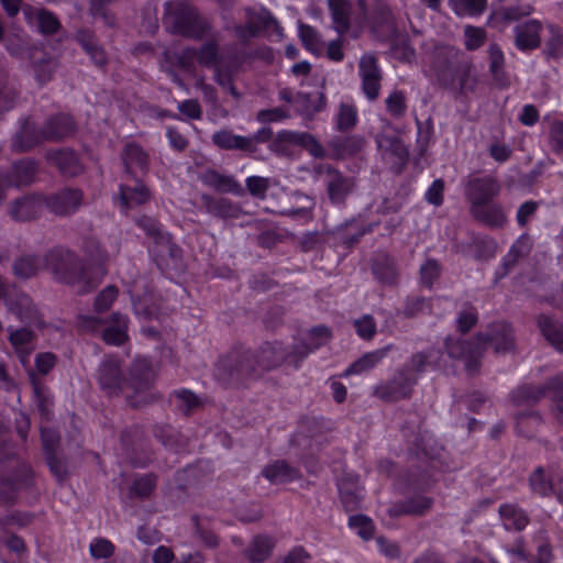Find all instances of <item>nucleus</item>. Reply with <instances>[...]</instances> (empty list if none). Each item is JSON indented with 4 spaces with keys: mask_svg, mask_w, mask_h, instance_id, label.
Segmentation results:
<instances>
[{
    "mask_svg": "<svg viewBox=\"0 0 563 563\" xmlns=\"http://www.w3.org/2000/svg\"><path fill=\"white\" fill-rule=\"evenodd\" d=\"M97 382L100 389L109 397L119 396L131 389L132 395H126L128 401L133 407L152 401L150 391L154 382V373L147 360H136L126 378L122 372V362L114 356H106L97 371Z\"/></svg>",
    "mask_w": 563,
    "mask_h": 563,
    "instance_id": "1",
    "label": "nucleus"
},
{
    "mask_svg": "<svg viewBox=\"0 0 563 563\" xmlns=\"http://www.w3.org/2000/svg\"><path fill=\"white\" fill-rule=\"evenodd\" d=\"M32 477V470L16 457L8 442V431L0 422V505L13 503L18 492L31 485Z\"/></svg>",
    "mask_w": 563,
    "mask_h": 563,
    "instance_id": "2",
    "label": "nucleus"
},
{
    "mask_svg": "<svg viewBox=\"0 0 563 563\" xmlns=\"http://www.w3.org/2000/svg\"><path fill=\"white\" fill-rule=\"evenodd\" d=\"M44 263L55 280L67 285L82 283V290H86V265L71 250L56 246L45 254Z\"/></svg>",
    "mask_w": 563,
    "mask_h": 563,
    "instance_id": "3",
    "label": "nucleus"
},
{
    "mask_svg": "<svg viewBox=\"0 0 563 563\" xmlns=\"http://www.w3.org/2000/svg\"><path fill=\"white\" fill-rule=\"evenodd\" d=\"M439 80L448 87H456L462 93L473 91L477 80L471 74V69L466 65H462L457 60V51L452 47L439 48L435 53L433 63Z\"/></svg>",
    "mask_w": 563,
    "mask_h": 563,
    "instance_id": "4",
    "label": "nucleus"
},
{
    "mask_svg": "<svg viewBox=\"0 0 563 563\" xmlns=\"http://www.w3.org/2000/svg\"><path fill=\"white\" fill-rule=\"evenodd\" d=\"M166 23L174 33L192 40L203 38L211 30L208 20L202 18L195 7L184 1L167 4Z\"/></svg>",
    "mask_w": 563,
    "mask_h": 563,
    "instance_id": "5",
    "label": "nucleus"
},
{
    "mask_svg": "<svg viewBox=\"0 0 563 563\" xmlns=\"http://www.w3.org/2000/svg\"><path fill=\"white\" fill-rule=\"evenodd\" d=\"M214 375L225 385L238 386L260 377L261 372L251 351L233 352L219 360Z\"/></svg>",
    "mask_w": 563,
    "mask_h": 563,
    "instance_id": "6",
    "label": "nucleus"
},
{
    "mask_svg": "<svg viewBox=\"0 0 563 563\" xmlns=\"http://www.w3.org/2000/svg\"><path fill=\"white\" fill-rule=\"evenodd\" d=\"M311 175L314 180L323 184L328 199L335 206H343L355 189L354 178L343 174L329 163L316 164Z\"/></svg>",
    "mask_w": 563,
    "mask_h": 563,
    "instance_id": "7",
    "label": "nucleus"
},
{
    "mask_svg": "<svg viewBox=\"0 0 563 563\" xmlns=\"http://www.w3.org/2000/svg\"><path fill=\"white\" fill-rule=\"evenodd\" d=\"M0 299L4 301L8 310L25 325L36 324L41 318L32 298L7 284L0 277Z\"/></svg>",
    "mask_w": 563,
    "mask_h": 563,
    "instance_id": "8",
    "label": "nucleus"
},
{
    "mask_svg": "<svg viewBox=\"0 0 563 563\" xmlns=\"http://www.w3.org/2000/svg\"><path fill=\"white\" fill-rule=\"evenodd\" d=\"M292 146H300L316 158L325 157L324 147L308 132L283 130L277 133L269 147L278 155H287Z\"/></svg>",
    "mask_w": 563,
    "mask_h": 563,
    "instance_id": "9",
    "label": "nucleus"
},
{
    "mask_svg": "<svg viewBox=\"0 0 563 563\" xmlns=\"http://www.w3.org/2000/svg\"><path fill=\"white\" fill-rule=\"evenodd\" d=\"M462 184L470 208L494 200L501 190L499 181L490 175H468L462 180Z\"/></svg>",
    "mask_w": 563,
    "mask_h": 563,
    "instance_id": "10",
    "label": "nucleus"
},
{
    "mask_svg": "<svg viewBox=\"0 0 563 563\" xmlns=\"http://www.w3.org/2000/svg\"><path fill=\"white\" fill-rule=\"evenodd\" d=\"M416 384L417 376L408 367H401L390 379L377 384L373 394L384 401H398L409 398Z\"/></svg>",
    "mask_w": 563,
    "mask_h": 563,
    "instance_id": "11",
    "label": "nucleus"
},
{
    "mask_svg": "<svg viewBox=\"0 0 563 563\" xmlns=\"http://www.w3.org/2000/svg\"><path fill=\"white\" fill-rule=\"evenodd\" d=\"M358 77L361 79V89L371 102L379 97L383 71L378 64V58L374 53H365L358 60Z\"/></svg>",
    "mask_w": 563,
    "mask_h": 563,
    "instance_id": "12",
    "label": "nucleus"
},
{
    "mask_svg": "<svg viewBox=\"0 0 563 563\" xmlns=\"http://www.w3.org/2000/svg\"><path fill=\"white\" fill-rule=\"evenodd\" d=\"M445 349L450 357L463 360L468 373L477 372L479 367V358L483 355V347L478 335L471 340L448 338L445 340Z\"/></svg>",
    "mask_w": 563,
    "mask_h": 563,
    "instance_id": "13",
    "label": "nucleus"
},
{
    "mask_svg": "<svg viewBox=\"0 0 563 563\" xmlns=\"http://www.w3.org/2000/svg\"><path fill=\"white\" fill-rule=\"evenodd\" d=\"M44 205V196L29 194L12 200L8 205L7 211L12 220L16 222H27L40 217Z\"/></svg>",
    "mask_w": 563,
    "mask_h": 563,
    "instance_id": "14",
    "label": "nucleus"
},
{
    "mask_svg": "<svg viewBox=\"0 0 563 563\" xmlns=\"http://www.w3.org/2000/svg\"><path fill=\"white\" fill-rule=\"evenodd\" d=\"M46 208L58 217H68L75 213L82 203L84 194L79 189L65 188L58 192L44 197Z\"/></svg>",
    "mask_w": 563,
    "mask_h": 563,
    "instance_id": "15",
    "label": "nucleus"
},
{
    "mask_svg": "<svg viewBox=\"0 0 563 563\" xmlns=\"http://www.w3.org/2000/svg\"><path fill=\"white\" fill-rule=\"evenodd\" d=\"M8 341L11 344L18 360L23 367L30 363V356L36 346V333L29 327L14 328L9 325L7 328Z\"/></svg>",
    "mask_w": 563,
    "mask_h": 563,
    "instance_id": "16",
    "label": "nucleus"
},
{
    "mask_svg": "<svg viewBox=\"0 0 563 563\" xmlns=\"http://www.w3.org/2000/svg\"><path fill=\"white\" fill-rule=\"evenodd\" d=\"M478 339L483 352L490 344L496 353H507L515 349L512 329L505 322H496L489 325L486 332L479 333Z\"/></svg>",
    "mask_w": 563,
    "mask_h": 563,
    "instance_id": "17",
    "label": "nucleus"
},
{
    "mask_svg": "<svg viewBox=\"0 0 563 563\" xmlns=\"http://www.w3.org/2000/svg\"><path fill=\"white\" fill-rule=\"evenodd\" d=\"M550 390L563 391V376L551 378L544 386L522 385L511 393L510 399L516 406H529L538 402Z\"/></svg>",
    "mask_w": 563,
    "mask_h": 563,
    "instance_id": "18",
    "label": "nucleus"
},
{
    "mask_svg": "<svg viewBox=\"0 0 563 563\" xmlns=\"http://www.w3.org/2000/svg\"><path fill=\"white\" fill-rule=\"evenodd\" d=\"M150 199V189L137 176H126L119 187V201L123 208L137 207Z\"/></svg>",
    "mask_w": 563,
    "mask_h": 563,
    "instance_id": "19",
    "label": "nucleus"
},
{
    "mask_svg": "<svg viewBox=\"0 0 563 563\" xmlns=\"http://www.w3.org/2000/svg\"><path fill=\"white\" fill-rule=\"evenodd\" d=\"M542 23L531 19L514 27L515 46L521 51H533L541 45Z\"/></svg>",
    "mask_w": 563,
    "mask_h": 563,
    "instance_id": "20",
    "label": "nucleus"
},
{
    "mask_svg": "<svg viewBox=\"0 0 563 563\" xmlns=\"http://www.w3.org/2000/svg\"><path fill=\"white\" fill-rule=\"evenodd\" d=\"M46 159L66 177H75L84 170L77 154L70 148L48 151L46 153Z\"/></svg>",
    "mask_w": 563,
    "mask_h": 563,
    "instance_id": "21",
    "label": "nucleus"
},
{
    "mask_svg": "<svg viewBox=\"0 0 563 563\" xmlns=\"http://www.w3.org/2000/svg\"><path fill=\"white\" fill-rule=\"evenodd\" d=\"M23 14L30 24H35L37 31L43 35H53L62 27L60 21L55 13L47 9L26 5Z\"/></svg>",
    "mask_w": 563,
    "mask_h": 563,
    "instance_id": "22",
    "label": "nucleus"
},
{
    "mask_svg": "<svg viewBox=\"0 0 563 563\" xmlns=\"http://www.w3.org/2000/svg\"><path fill=\"white\" fill-rule=\"evenodd\" d=\"M433 505V500L424 495H415L405 500L394 503L388 508L390 517L423 516Z\"/></svg>",
    "mask_w": 563,
    "mask_h": 563,
    "instance_id": "23",
    "label": "nucleus"
},
{
    "mask_svg": "<svg viewBox=\"0 0 563 563\" xmlns=\"http://www.w3.org/2000/svg\"><path fill=\"white\" fill-rule=\"evenodd\" d=\"M254 355L261 373L277 367L289 356L288 351L278 342L264 343Z\"/></svg>",
    "mask_w": 563,
    "mask_h": 563,
    "instance_id": "24",
    "label": "nucleus"
},
{
    "mask_svg": "<svg viewBox=\"0 0 563 563\" xmlns=\"http://www.w3.org/2000/svg\"><path fill=\"white\" fill-rule=\"evenodd\" d=\"M42 129L46 141L58 142L73 136L76 124L70 115L62 113L48 118Z\"/></svg>",
    "mask_w": 563,
    "mask_h": 563,
    "instance_id": "25",
    "label": "nucleus"
},
{
    "mask_svg": "<svg viewBox=\"0 0 563 563\" xmlns=\"http://www.w3.org/2000/svg\"><path fill=\"white\" fill-rule=\"evenodd\" d=\"M470 213L475 220L490 228H503L507 221L501 205L494 200L470 208Z\"/></svg>",
    "mask_w": 563,
    "mask_h": 563,
    "instance_id": "26",
    "label": "nucleus"
},
{
    "mask_svg": "<svg viewBox=\"0 0 563 563\" xmlns=\"http://www.w3.org/2000/svg\"><path fill=\"white\" fill-rule=\"evenodd\" d=\"M498 515L507 531H522L530 522L527 511L512 503L501 504Z\"/></svg>",
    "mask_w": 563,
    "mask_h": 563,
    "instance_id": "27",
    "label": "nucleus"
},
{
    "mask_svg": "<svg viewBox=\"0 0 563 563\" xmlns=\"http://www.w3.org/2000/svg\"><path fill=\"white\" fill-rule=\"evenodd\" d=\"M45 141L46 139L44 136L43 129L37 130L29 120H26L20 131L12 139L11 147L15 152L23 153Z\"/></svg>",
    "mask_w": 563,
    "mask_h": 563,
    "instance_id": "28",
    "label": "nucleus"
},
{
    "mask_svg": "<svg viewBox=\"0 0 563 563\" xmlns=\"http://www.w3.org/2000/svg\"><path fill=\"white\" fill-rule=\"evenodd\" d=\"M122 161L125 167V176H137V172L143 175L147 172L148 155L135 143H128L124 146Z\"/></svg>",
    "mask_w": 563,
    "mask_h": 563,
    "instance_id": "29",
    "label": "nucleus"
},
{
    "mask_svg": "<svg viewBox=\"0 0 563 563\" xmlns=\"http://www.w3.org/2000/svg\"><path fill=\"white\" fill-rule=\"evenodd\" d=\"M365 141L360 135L334 136L328 142L330 157L342 159L352 156L364 147Z\"/></svg>",
    "mask_w": 563,
    "mask_h": 563,
    "instance_id": "30",
    "label": "nucleus"
},
{
    "mask_svg": "<svg viewBox=\"0 0 563 563\" xmlns=\"http://www.w3.org/2000/svg\"><path fill=\"white\" fill-rule=\"evenodd\" d=\"M276 545L275 539L266 534L255 536L243 551L250 563H264L267 561Z\"/></svg>",
    "mask_w": 563,
    "mask_h": 563,
    "instance_id": "31",
    "label": "nucleus"
},
{
    "mask_svg": "<svg viewBox=\"0 0 563 563\" xmlns=\"http://www.w3.org/2000/svg\"><path fill=\"white\" fill-rule=\"evenodd\" d=\"M202 183L219 192L241 196L243 188L233 176L222 175L214 169H208L201 177Z\"/></svg>",
    "mask_w": 563,
    "mask_h": 563,
    "instance_id": "32",
    "label": "nucleus"
},
{
    "mask_svg": "<svg viewBox=\"0 0 563 563\" xmlns=\"http://www.w3.org/2000/svg\"><path fill=\"white\" fill-rule=\"evenodd\" d=\"M30 384L33 389V399L41 416L46 420L51 419L53 396L49 388L44 384L41 378H36L33 373H30Z\"/></svg>",
    "mask_w": 563,
    "mask_h": 563,
    "instance_id": "33",
    "label": "nucleus"
},
{
    "mask_svg": "<svg viewBox=\"0 0 563 563\" xmlns=\"http://www.w3.org/2000/svg\"><path fill=\"white\" fill-rule=\"evenodd\" d=\"M201 200L207 212L217 218H238L241 213V208L230 199L202 195Z\"/></svg>",
    "mask_w": 563,
    "mask_h": 563,
    "instance_id": "34",
    "label": "nucleus"
},
{
    "mask_svg": "<svg viewBox=\"0 0 563 563\" xmlns=\"http://www.w3.org/2000/svg\"><path fill=\"white\" fill-rule=\"evenodd\" d=\"M126 330V316L115 312L111 317V323L107 327L103 325L101 334L106 343L112 345H121L128 339Z\"/></svg>",
    "mask_w": 563,
    "mask_h": 563,
    "instance_id": "35",
    "label": "nucleus"
},
{
    "mask_svg": "<svg viewBox=\"0 0 563 563\" xmlns=\"http://www.w3.org/2000/svg\"><path fill=\"white\" fill-rule=\"evenodd\" d=\"M36 163L32 159H21L13 164L12 168L4 174L10 175V183L14 187L27 186L34 181Z\"/></svg>",
    "mask_w": 563,
    "mask_h": 563,
    "instance_id": "36",
    "label": "nucleus"
},
{
    "mask_svg": "<svg viewBox=\"0 0 563 563\" xmlns=\"http://www.w3.org/2000/svg\"><path fill=\"white\" fill-rule=\"evenodd\" d=\"M334 30L340 34H345L351 26V3L349 0H329Z\"/></svg>",
    "mask_w": 563,
    "mask_h": 563,
    "instance_id": "37",
    "label": "nucleus"
},
{
    "mask_svg": "<svg viewBox=\"0 0 563 563\" xmlns=\"http://www.w3.org/2000/svg\"><path fill=\"white\" fill-rule=\"evenodd\" d=\"M262 475L272 484H284L299 477L298 471L285 461H276L265 466Z\"/></svg>",
    "mask_w": 563,
    "mask_h": 563,
    "instance_id": "38",
    "label": "nucleus"
},
{
    "mask_svg": "<svg viewBox=\"0 0 563 563\" xmlns=\"http://www.w3.org/2000/svg\"><path fill=\"white\" fill-rule=\"evenodd\" d=\"M239 68L240 62L236 56L221 55L212 68L214 81L218 85H229L230 80H234Z\"/></svg>",
    "mask_w": 563,
    "mask_h": 563,
    "instance_id": "39",
    "label": "nucleus"
},
{
    "mask_svg": "<svg viewBox=\"0 0 563 563\" xmlns=\"http://www.w3.org/2000/svg\"><path fill=\"white\" fill-rule=\"evenodd\" d=\"M393 345H386L382 349L365 353L357 361L350 365L345 374H361L375 367L383 358L386 357L387 353L391 350Z\"/></svg>",
    "mask_w": 563,
    "mask_h": 563,
    "instance_id": "40",
    "label": "nucleus"
},
{
    "mask_svg": "<svg viewBox=\"0 0 563 563\" xmlns=\"http://www.w3.org/2000/svg\"><path fill=\"white\" fill-rule=\"evenodd\" d=\"M538 324L547 341L563 353V323L555 322L547 316H540Z\"/></svg>",
    "mask_w": 563,
    "mask_h": 563,
    "instance_id": "41",
    "label": "nucleus"
},
{
    "mask_svg": "<svg viewBox=\"0 0 563 563\" xmlns=\"http://www.w3.org/2000/svg\"><path fill=\"white\" fill-rule=\"evenodd\" d=\"M43 267H45L44 258L42 260L37 255H23L14 261L12 269L18 278L27 279L36 275Z\"/></svg>",
    "mask_w": 563,
    "mask_h": 563,
    "instance_id": "42",
    "label": "nucleus"
},
{
    "mask_svg": "<svg viewBox=\"0 0 563 563\" xmlns=\"http://www.w3.org/2000/svg\"><path fill=\"white\" fill-rule=\"evenodd\" d=\"M211 140L216 146L225 151H242L245 152V146L249 145L247 140L243 135H236L232 131L223 129L212 134Z\"/></svg>",
    "mask_w": 563,
    "mask_h": 563,
    "instance_id": "43",
    "label": "nucleus"
},
{
    "mask_svg": "<svg viewBox=\"0 0 563 563\" xmlns=\"http://www.w3.org/2000/svg\"><path fill=\"white\" fill-rule=\"evenodd\" d=\"M516 431L519 435L533 438L542 424V417L537 411H522L515 416Z\"/></svg>",
    "mask_w": 563,
    "mask_h": 563,
    "instance_id": "44",
    "label": "nucleus"
},
{
    "mask_svg": "<svg viewBox=\"0 0 563 563\" xmlns=\"http://www.w3.org/2000/svg\"><path fill=\"white\" fill-rule=\"evenodd\" d=\"M339 493L343 507L346 511H354L361 508L363 490L355 484L339 483Z\"/></svg>",
    "mask_w": 563,
    "mask_h": 563,
    "instance_id": "45",
    "label": "nucleus"
},
{
    "mask_svg": "<svg viewBox=\"0 0 563 563\" xmlns=\"http://www.w3.org/2000/svg\"><path fill=\"white\" fill-rule=\"evenodd\" d=\"M549 36L544 43L543 54L547 57L560 58L563 57V31L555 24L549 23L547 25Z\"/></svg>",
    "mask_w": 563,
    "mask_h": 563,
    "instance_id": "46",
    "label": "nucleus"
},
{
    "mask_svg": "<svg viewBox=\"0 0 563 563\" xmlns=\"http://www.w3.org/2000/svg\"><path fill=\"white\" fill-rule=\"evenodd\" d=\"M57 356L52 352H41L34 357V368L29 365L24 367L26 369L27 378L30 379V373H33L36 378L48 375L57 365Z\"/></svg>",
    "mask_w": 563,
    "mask_h": 563,
    "instance_id": "47",
    "label": "nucleus"
},
{
    "mask_svg": "<svg viewBox=\"0 0 563 563\" xmlns=\"http://www.w3.org/2000/svg\"><path fill=\"white\" fill-rule=\"evenodd\" d=\"M197 52V63L206 68H213L222 54L219 51V43L216 38H211L202 44Z\"/></svg>",
    "mask_w": 563,
    "mask_h": 563,
    "instance_id": "48",
    "label": "nucleus"
},
{
    "mask_svg": "<svg viewBox=\"0 0 563 563\" xmlns=\"http://www.w3.org/2000/svg\"><path fill=\"white\" fill-rule=\"evenodd\" d=\"M298 33L306 49L316 55L322 52L323 43L321 41L320 34L314 27L302 22H299Z\"/></svg>",
    "mask_w": 563,
    "mask_h": 563,
    "instance_id": "49",
    "label": "nucleus"
},
{
    "mask_svg": "<svg viewBox=\"0 0 563 563\" xmlns=\"http://www.w3.org/2000/svg\"><path fill=\"white\" fill-rule=\"evenodd\" d=\"M529 485L533 493L545 497L549 496L553 489V474L549 477L543 467H537L529 477Z\"/></svg>",
    "mask_w": 563,
    "mask_h": 563,
    "instance_id": "50",
    "label": "nucleus"
},
{
    "mask_svg": "<svg viewBox=\"0 0 563 563\" xmlns=\"http://www.w3.org/2000/svg\"><path fill=\"white\" fill-rule=\"evenodd\" d=\"M357 123V109L353 103L341 102L335 117V126L339 131H349Z\"/></svg>",
    "mask_w": 563,
    "mask_h": 563,
    "instance_id": "51",
    "label": "nucleus"
},
{
    "mask_svg": "<svg viewBox=\"0 0 563 563\" xmlns=\"http://www.w3.org/2000/svg\"><path fill=\"white\" fill-rule=\"evenodd\" d=\"M449 4L460 16H474L486 10L487 0H450Z\"/></svg>",
    "mask_w": 563,
    "mask_h": 563,
    "instance_id": "52",
    "label": "nucleus"
},
{
    "mask_svg": "<svg viewBox=\"0 0 563 563\" xmlns=\"http://www.w3.org/2000/svg\"><path fill=\"white\" fill-rule=\"evenodd\" d=\"M330 339V331L325 327H316L311 329L307 335L306 342L311 346H305L301 357H306L312 351L324 345Z\"/></svg>",
    "mask_w": 563,
    "mask_h": 563,
    "instance_id": "53",
    "label": "nucleus"
},
{
    "mask_svg": "<svg viewBox=\"0 0 563 563\" xmlns=\"http://www.w3.org/2000/svg\"><path fill=\"white\" fill-rule=\"evenodd\" d=\"M477 320L478 314L476 308L468 302H465L457 313V330L461 333H466L476 324Z\"/></svg>",
    "mask_w": 563,
    "mask_h": 563,
    "instance_id": "54",
    "label": "nucleus"
},
{
    "mask_svg": "<svg viewBox=\"0 0 563 563\" xmlns=\"http://www.w3.org/2000/svg\"><path fill=\"white\" fill-rule=\"evenodd\" d=\"M489 70L496 80H501L504 75L505 57L497 44H490L488 48Z\"/></svg>",
    "mask_w": 563,
    "mask_h": 563,
    "instance_id": "55",
    "label": "nucleus"
},
{
    "mask_svg": "<svg viewBox=\"0 0 563 563\" xmlns=\"http://www.w3.org/2000/svg\"><path fill=\"white\" fill-rule=\"evenodd\" d=\"M174 395L177 400L178 410L186 416L201 405L199 398L188 389L177 390Z\"/></svg>",
    "mask_w": 563,
    "mask_h": 563,
    "instance_id": "56",
    "label": "nucleus"
},
{
    "mask_svg": "<svg viewBox=\"0 0 563 563\" xmlns=\"http://www.w3.org/2000/svg\"><path fill=\"white\" fill-rule=\"evenodd\" d=\"M156 487V476L153 474H146L135 478L131 487V493L134 496L146 498L148 497Z\"/></svg>",
    "mask_w": 563,
    "mask_h": 563,
    "instance_id": "57",
    "label": "nucleus"
},
{
    "mask_svg": "<svg viewBox=\"0 0 563 563\" xmlns=\"http://www.w3.org/2000/svg\"><path fill=\"white\" fill-rule=\"evenodd\" d=\"M353 327L357 335L366 341H369L376 334V322L371 314H364L360 319L353 321Z\"/></svg>",
    "mask_w": 563,
    "mask_h": 563,
    "instance_id": "58",
    "label": "nucleus"
},
{
    "mask_svg": "<svg viewBox=\"0 0 563 563\" xmlns=\"http://www.w3.org/2000/svg\"><path fill=\"white\" fill-rule=\"evenodd\" d=\"M385 102L388 113L393 117L400 118L407 110L406 97L400 90L393 91Z\"/></svg>",
    "mask_w": 563,
    "mask_h": 563,
    "instance_id": "59",
    "label": "nucleus"
},
{
    "mask_svg": "<svg viewBox=\"0 0 563 563\" xmlns=\"http://www.w3.org/2000/svg\"><path fill=\"white\" fill-rule=\"evenodd\" d=\"M373 272L376 278L383 284L393 285L397 280L398 273L395 264L390 261L377 263L374 266Z\"/></svg>",
    "mask_w": 563,
    "mask_h": 563,
    "instance_id": "60",
    "label": "nucleus"
},
{
    "mask_svg": "<svg viewBox=\"0 0 563 563\" xmlns=\"http://www.w3.org/2000/svg\"><path fill=\"white\" fill-rule=\"evenodd\" d=\"M349 525L361 538L367 540L373 537L374 525L368 517L363 515L352 516L350 517Z\"/></svg>",
    "mask_w": 563,
    "mask_h": 563,
    "instance_id": "61",
    "label": "nucleus"
},
{
    "mask_svg": "<svg viewBox=\"0 0 563 563\" xmlns=\"http://www.w3.org/2000/svg\"><path fill=\"white\" fill-rule=\"evenodd\" d=\"M245 13L249 20H252L258 24L260 31L267 30L273 25H277L276 19L266 9L254 10L252 8H246Z\"/></svg>",
    "mask_w": 563,
    "mask_h": 563,
    "instance_id": "62",
    "label": "nucleus"
},
{
    "mask_svg": "<svg viewBox=\"0 0 563 563\" xmlns=\"http://www.w3.org/2000/svg\"><path fill=\"white\" fill-rule=\"evenodd\" d=\"M465 47L468 51H475L481 47L486 40V32L482 27L467 25L464 30Z\"/></svg>",
    "mask_w": 563,
    "mask_h": 563,
    "instance_id": "63",
    "label": "nucleus"
},
{
    "mask_svg": "<svg viewBox=\"0 0 563 563\" xmlns=\"http://www.w3.org/2000/svg\"><path fill=\"white\" fill-rule=\"evenodd\" d=\"M549 144L554 153H563V121H553L549 131Z\"/></svg>",
    "mask_w": 563,
    "mask_h": 563,
    "instance_id": "64",
    "label": "nucleus"
}]
</instances>
